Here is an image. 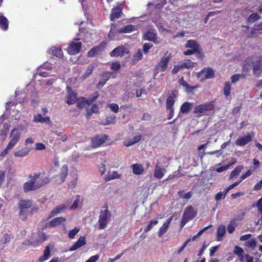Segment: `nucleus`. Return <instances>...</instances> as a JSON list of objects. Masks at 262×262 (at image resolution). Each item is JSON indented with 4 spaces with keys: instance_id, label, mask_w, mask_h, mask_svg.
Here are the masks:
<instances>
[{
    "instance_id": "1",
    "label": "nucleus",
    "mask_w": 262,
    "mask_h": 262,
    "mask_svg": "<svg viewBox=\"0 0 262 262\" xmlns=\"http://www.w3.org/2000/svg\"><path fill=\"white\" fill-rule=\"evenodd\" d=\"M40 176V173L37 172L29 176V180L24 184L23 189L25 192L35 190L40 188V185L39 184Z\"/></svg>"
},
{
    "instance_id": "2",
    "label": "nucleus",
    "mask_w": 262,
    "mask_h": 262,
    "mask_svg": "<svg viewBox=\"0 0 262 262\" xmlns=\"http://www.w3.org/2000/svg\"><path fill=\"white\" fill-rule=\"evenodd\" d=\"M111 213L107 209L101 210L100 212L98 221V228L102 230L105 229L111 220Z\"/></svg>"
},
{
    "instance_id": "3",
    "label": "nucleus",
    "mask_w": 262,
    "mask_h": 262,
    "mask_svg": "<svg viewBox=\"0 0 262 262\" xmlns=\"http://www.w3.org/2000/svg\"><path fill=\"white\" fill-rule=\"evenodd\" d=\"M32 203L29 200H21L18 203V208L20 209L19 216L24 220L27 217L28 210L31 206Z\"/></svg>"
},
{
    "instance_id": "4",
    "label": "nucleus",
    "mask_w": 262,
    "mask_h": 262,
    "mask_svg": "<svg viewBox=\"0 0 262 262\" xmlns=\"http://www.w3.org/2000/svg\"><path fill=\"white\" fill-rule=\"evenodd\" d=\"M196 212L192 206L187 207L183 214L181 221V226L183 227L189 221L192 220Z\"/></svg>"
},
{
    "instance_id": "5",
    "label": "nucleus",
    "mask_w": 262,
    "mask_h": 262,
    "mask_svg": "<svg viewBox=\"0 0 262 262\" xmlns=\"http://www.w3.org/2000/svg\"><path fill=\"white\" fill-rule=\"evenodd\" d=\"M165 4L166 0H155L147 4L148 9L152 10L151 14L158 13Z\"/></svg>"
},
{
    "instance_id": "6",
    "label": "nucleus",
    "mask_w": 262,
    "mask_h": 262,
    "mask_svg": "<svg viewBox=\"0 0 262 262\" xmlns=\"http://www.w3.org/2000/svg\"><path fill=\"white\" fill-rule=\"evenodd\" d=\"M80 38L75 39L70 43L68 48V52L71 55H75L80 52L81 48V42Z\"/></svg>"
},
{
    "instance_id": "7",
    "label": "nucleus",
    "mask_w": 262,
    "mask_h": 262,
    "mask_svg": "<svg viewBox=\"0 0 262 262\" xmlns=\"http://www.w3.org/2000/svg\"><path fill=\"white\" fill-rule=\"evenodd\" d=\"M20 133L18 131L16 128L11 130L10 136V141L8 143V148L14 147L20 138Z\"/></svg>"
},
{
    "instance_id": "8",
    "label": "nucleus",
    "mask_w": 262,
    "mask_h": 262,
    "mask_svg": "<svg viewBox=\"0 0 262 262\" xmlns=\"http://www.w3.org/2000/svg\"><path fill=\"white\" fill-rule=\"evenodd\" d=\"M171 57V53L166 54L164 57H163L160 62L156 66V70L161 72L166 71Z\"/></svg>"
},
{
    "instance_id": "9",
    "label": "nucleus",
    "mask_w": 262,
    "mask_h": 262,
    "mask_svg": "<svg viewBox=\"0 0 262 262\" xmlns=\"http://www.w3.org/2000/svg\"><path fill=\"white\" fill-rule=\"evenodd\" d=\"M166 172V169L162 165L160 160H158L155 167L154 177L158 179H160L164 177Z\"/></svg>"
},
{
    "instance_id": "10",
    "label": "nucleus",
    "mask_w": 262,
    "mask_h": 262,
    "mask_svg": "<svg viewBox=\"0 0 262 262\" xmlns=\"http://www.w3.org/2000/svg\"><path fill=\"white\" fill-rule=\"evenodd\" d=\"M213 76L214 71L210 68H204L201 72L198 73V77L200 78L201 80L211 78Z\"/></svg>"
},
{
    "instance_id": "11",
    "label": "nucleus",
    "mask_w": 262,
    "mask_h": 262,
    "mask_svg": "<svg viewBox=\"0 0 262 262\" xmlns=\"http://www.w3.org/2000/svg\"><path fill=\"white\" fill-rule=\"evenodd\" d=\"M108 137L105 135H100L95 137L92 140V143L94 147H98L104 143Z\"/></svg>"
},
{
    "instance_id": "12",
    "label": "nucleus",
    "mask_w": 262,
    "mask_h": 262,
    "mask_svg": "<svg viewBox=\"0 0 262 262\" xmlns=\"http://www.w3.org/2000/svg\"><path fill=\"white\" fill-rule=\"evenodd\" d=\"M68 171V166L66 165H63L61 168L59 174L56 177V183L59 184L63 183L67 176Z\"/></svg>"
},
{
    "instance_id": "13",
    "label": "nucleus",
    "mask_w": 262,
    "mask_h": 262,
    "mask_svg": "<svg viewBox=\"0 0 262 262\" xmlns=\"http://www.w3.org/2000/svg\"><path fill=\"white\" fill-rule=\"evenodd\" d=\"M66 221V219L63 217H58L54 218L46 224V227L52 228L57 227L61 225L63 222Z\"/></svg>"
},
{
    "instance_id": "14",
    "label": "nucleus",
    "mask_w": 262,
    "mask_h": 262,
    "mask_svg": "<svg viewBox=\"0 0 262 262\" xmlns=\"http://www.w3.org/2000/svg\"><path fill=\"white\" fill-rule=\"evenodd\" d=\"M143 38L145 40H148L154 42L155 44H159L160 42L158 38L155 30L149 31L144 34Z\"/></svg>"
},
{
    "instance_id": "15",
    "label": "nucleus",
    "mask_w": 262,
    "mask_h": 262,
    "mask_svg": "<svg viewBox=\"0 0 262 262\" xmlns=\"http://www.w3.org/2000/svg\"><path fill=\"white\" fill-rule=\"evenodd\" d=\"M86 243V238L85 236H80L78 239L75 242L70 248V251H74L82 247Z\"/></svg>"
},
{
    "instance_id": "16",
    "label": "nucleus",
    "mask_w": 262,
    "mask_h": 262,
    "mask_svg": "<svg viewBox=\"0 0 262 262\" xmlns=\"http://www.w3.org/2000/svg\"><path fill=\"white\" fill-rule=\"evenodd\" d=\"M127 53L126 49L123 46H119L115 48L110 53L111 57H117L123 56Z\"/></svg>"
},
{
    "instance_id": "17",
    "label": "nucleus",
    "mask_w": 262,
    "mask_h": 262,
    "mask_svg": "<svg viewBox=\"0 0 262 262\" xmlns=\"http://www.w3.org/2000/svg\"><path fill=\"white\" fill-rule=\"evenodd\" d=\"M252 136L250 134L239 137L236 141V144L239 146H245L250 142L252 140Z\"/></svg>"
},
{
    "instance_id": "18",
    "label": "nucleus",
    "mask_w": 262,
    "mask_h": 262,
    "mask_svg": "<svg viewBox=\"0 0 262 262\" xmlns=\"http://www.w3.org/2000/svg\"><path fill=\"white\" fill-rule=\"evenodd\" d=\"M262 61L260 59H256L253 65V73L258 77L261 72Z\"/></svg>"
},
{
    "instance_id": "19",
    "label": "nucleus",
    "mask_w": 262,
    "mask_h": 262,
    "mask_svg": "<svg viewBox=\"0 0 262 262\" xmlns=\"http://www.w3.org/2000/svg\"><path fill=\"white\" fill-rule=\"evenodd\" d=\"M172 220V216L167 220L166 222L160 228L158 231V236L161 237L167 231L169 225Z\"/></svg>"
},
{
    "instance_id": "20",
    "label": "nucleus",
    "mask_w": 262,
    "mask_h": 262,
    "mask_svg": "<svg viewBox=\"0 0 262 262\" xmlns=\"http://www.w3.org/2000/svg\"><path fill=\"white\" fill-rule=\"evenodd\" d=\"M122 14L121 8L118 6L114 8L110 15V19L112 21H114L115 19L121 17Z\"/></svg>"
},
{
    "instance_id": "21",
    "label": "nucleus",
    "mask_w": 262,
    "mask_h": 262,
    "mask_svg": "<svg viewBox=\"0 0 262 262\" xmlns=\"http://www.w3.org/2000/svg\"><path fill=\"white\" fill-rule=\"evenodd\" d=\"M66 207L64 205H60L54 208L50 213L48 219H49L54 216L59 214L64 211Z\"/></svg>"
},
{
    "instance_id": "22",
    "label": "nucleus",
    "mask_w": 262,
    "mask_h": 262,
    "mask_svg": "<svg viewBox=\"0 0 262 262\" xmlns=\"http://www.w3.org/2000/svg\"><path fill=\"white\" fill-rule=\"evenodd\" d=\"M48 53L57 57H61L63 55V52L61 48L56 46L51 47L48 50Z\"/></svg>"
},
{
    "instance_id": "23",
    "label": "nucleus",
    "mask_w": 262,
    "mask_h": 262,
    "mask_svg": "<svg viewBox=\"0 0 262 262\" xmlns=\"http://www.w3.org/2000/svg\"><path fill=\"white\" fill-rule=\"evenodd\" d=\"M68 96L67 98V103L69 105H71L75 103L77 100V96L73 92L69 90V87L68 86Z\"/></svg>"
},
{
    "instance_id": "24",
    "label": "nucleus",
    "mask_w": 262,
    "mask_h": 262,
    "mask_svg": "<svg viewBox=\"0 0 262 262\" xmlns=\"http://www.w3.org/2000/svg\"><path fill=\"white\" fill-rule=\"evenodd\" d=\"M226 233V227L224 225H220L218 227L216 232V240L221 241Z\"/></svg>"
},
{
    "instance_id": "25",
    "label": "nucleus",
    "mask_w": 262,
    "mask_h": 262,
    "mask_svg": "<svg viewBox=\"0 0 262 262\" xmlns=\"http://www.w3.org/2000/svg\"><path fill=\"white\" fill-rule=\"evenodd\" d=\"M141 139V137L140 135H136L133 137L132 139H128L125 140L124 141V145L125 146H130L134 144L138 143Z\"/></svg>"
},
{
    "instance_id": "26",
    "label": "nucleus",
    "mask_w": 262,
    "mask_h": 262,
    "mask_svg": "<svg viewBox=\"0 0 262 262\" xmlns=\"http://www.w3.org/2000/svg\"><path fill=\"white\" fill-rule=\"evenodd\" d=\"M132 168L133 173L137 175L141 174L144 171L143 166L141 164H134L132 165Z\"/></svg>"
},
{
    "instance_id": "27",
    "label": "nucleus",
    "mask_w": 262,
    "mask_h": 262,
    "mask_svg": "<svg viewBox=\"0 0 262 262\" xmlns=\"http://www.w3.org/2000/svg\"><path fill=\"white\" fill-rule=\"evenodd\" d=\"M186 48H190L195 52H198L199 49V45L194 40H189L185 45Z\"/></svg>"
},
{
    "instance_id": "28",
    "label": "nucleus",
    "mask_w": 262,
    "mask_h": 262,
    "mask_svg": "<svg viewBox=\"0 0 262 262\" xmlns=\"http://www.w3.org/2000/svg\"><path fill=\"white\" fill-rule=\"evenodd\" d=\"M30 151V149L28 148H23L20 150L15 151L14 152V156L15 157H24L29 154Z\"/></svg>"
},
{
    "instance_id": "29",
    "label": "nucleus",
    "mask_w": 262,
    "mask_h": 262,
    "mask_svg": "<svg viewBox=\"0 0 262 262\" xmlns=\"http://www.w3.org/2000/svg\"><path fill=\"white\" fill-rule=\"evenodd\" d=\"M119 174L115 171H110L107 174L103 176V178L106 181H110L119 178Z\"/></svg>"
},
{
    "instance_id": "30",
    "label": "nucleus",
    "mask_w": 262,
    "mask_h": 262,
    "mask_svg": "<svg viewBox=\"0 0 262 262\" xmlns=\"http://www.w3.org/2000/svg\"><path fill=\"white\" fill-rule=\"evenodd\" d=\"M50 254L51 252L50 250V247L47 246L44 250L43 255L39 258L38 261L39 262H43L47 260L49 258Z\"/></svg>"
},
{
    "instance_id": "31",
    "label": "nucleus",
    "mask_w": 262,
    "mask_h": 262,
    "mask_svg": "<svg viewBox=\"0 0 262 262\" xmlns=\"http://www.w3.org/2000/svg\"><path fill=\"white\" fill-rule=\"evenodd\" d=\"M50 121V117H42L41 114H37L34 117V122H43L49 123Z\"/></svg>"
},
{
    "instance_id": "32",
    "label": "nucleus",
    "mask_w": 262,
    "mask_h": 262,
    "mask_svg": "<svg viewBox=\"0 0 262 262\" xmlns=\"http://www.w3.org/2000/svg\"><path fill=\"white\" fill-rule=\"evenodd\" d=\"M256 244L257 242L256 239L255 238H253L246 242L244 244V246L248 249V250L251 251L256 247Z\"/></svg>"
},
{
    "instance_id": "33",
    "label": "nucleus",
    "mask_w": 262,
    "mask_h": 262,
    "mask_svg": "<svg viewBox=\"0 0 262 262\" xmlns=\"http://www.w3.org/2000/svg\"><path fill=\"white\" fill-rule=\"evenodd\" d=\"M10 126V122H5L3 124V129L1 131V136L3 141L5 140L7 132L9 129Z\"/></svg>"
},
{
    "instance_id": "34",
    "label": "nucleus",
    "mask_w": 262,
    "mask_h": 262,
    "mask_svg": "<svg viewBox=\"0 0 262 262\" xmlns=\"http://www.w3.org/2000/svg\"><path fill=\"white\" fill-rule=\"evenodd\" d=\"M208 111V105L201 104L195 107L194 112L195 113H204Z\"/></svg>"
},
{
    "instance_id": "35",
    "label": "nucleus",
    "mask_w": 262,
    "mask_h": 262,
    "mask_svg": "<svg viewBox=\"0 0 262 262\" xmlns=\"http://www.w3.org/2000/svg\"><path fill=\"white\" fill-rule=\"evenodd\" d=\"M0 27L5 31L7 30L8 27V20L3 15H0Z\"/></svg>"
},
{
    "instance_id": "36",
    "label": "nucleus",
    "mask_w": 262,
    "mask_h": 262,
    "mask_svg": "<svg viewBox=\"0 0 262 262\" xmlns=\"http://www.w3.org/2000/svg\"><path fill=\"white\" fill-rule=\"evenodd\" d=\"M244 167L243 165H238L231 173L230 175V179H232L236 177L242 171Z\"/></svg>"
},
{
    "instance_id": "37",
    "label": "nucleus",
    "mask_w": 262,
    "mask_h": 262,
    "mask_svg": "<svg viewBox=\"0 0 262 262\" xmlns=\"http://www.w3.org/2000/svg\"><path fill=\"white\" fill-rule=\"evenodd\" d=\"M192 107V104L189 102L184 103L180 108V112L183 114H187Z\"/></svg>"
},
{
    "instance_id": "38",
    "label": "nucleus",
    "mask_w": 262,
    "mask_h": 262,
    "mask_svg": "<svg viewBox=\"0 0 262 262\" xmlns=\"http://www.w3.org/2000/svg\"><path fill=\"white\" fill-rule=\"evenodd\" d=\"M255 60H256V59L252 57L247 58L244 63V68L247 70L249 69L252 64V66L253 65Z\"/></svg>"
},
{
    "instance_id": "39",
    "label": "nucleus",
    "mask_w": 262,
    "mask_h": 262,
    "mask_svg": "<svg viewBox=\"0 0 262 262\" xmlns=\"http://www.w3.org/2000/svg\"><path fill=\"white\" fill-rule=\"evenodd\" d=\"M237 226V224L235 220H233L230 222L227 226V231L229 233H232L235 230V228Z\"/></svg>"
},
{
    "instance_id": "40",
    "label": "nucleus",
    "mask_w": 262,
    "mask_h": 262,
    "mask_svg": "<svg viewBox=\"0 0 262 262\" xmlns=\"http://www.w3.org/2000/svg\"><path fill=\"white\" fill-rule=\"evenodd\" d=\"M50 181V179L48 176H41L39 178V184L40 185V187L48 184Z\"/></svg>"
},
{
    "instance_id": "41",
    "label": "nucleus",
    "mask_w": 262,
    "mask_h": 262,
    "mask_svg": "<svg viewBox=\"0 0 262 262\" xmlns=\"http://www.w3.org/2000/svg\"><path fill=\"white\" fill-rule=\"evenodd\" d=\"M175 100L172 96H169L166 100L167 109H173V105L174 103Z\"/></svg>"
},
{
    "instance_id": "42",
    "label": "nucleus",
    "mask_w": 262,
    "mask_h": 262,
    "mask_svg": "<svg viewBox=\"0 0 262 262\" xmlns=\"http://www.w3.org/2000/svg\"><path fill=\"white\" fill-rule=\"evenodd\" d=\"M79 231L80 228L79 227H75L74 229L69 231L68 233V237L70 239L74 238L75 235L78 233Z\"/></svg>"
},
{
    "instance_id": "43",
    "label": "nucleus",
    "mask_w": 262,
    "mask_h": 262,
    "mask_svg": "<svg viewBox=\"0 0 262 262\" xmlns=\"http://www.w3.org/2000/svg\"><path fill=\"white\" fill-rule=\"evenodd\" d=\"M135 30V26L130 25L125 26L123 29H120V33H129Z\"/></svg>"
},
{
    "instance_id": "44",
    "label": "nucleus",
    "mask_w": 262,
    "mask_h": 262,
    "mask_svg": "<svg viewBox=\"0 0 262 262\" xmlns=\"http://www.w3.org/2000/svg\"><path fill=\"white\" fill-rule=\"evenodd\" d=\"M180 84L185 88L187 91L191 92L194 89V87L189 86V84L184 80L183 78H181L179 80Z\"/></svg>"
},
{
    "instance_id": "45",
    "label": "nucleus",
    "mask_w": 262,
    "mask_h": 262,
    "mask_svg": "<svg viewBox=\"0 0 262 262\" xmlns=\"http://www.w3.org/2000/svg\"><path fill=\"white\" fill-rule=\"evenodd\" d=\"M12 238V236L11 234L6 233L1 238L0 243H3L4 244H7L9 243Z\"/></svg>"
},
{
    "instance_id": "46",
    "label": "nucleus",
    "mask_w": 262,
    "mask_h": 262,
    "mask_svg": "<svg viewBox=\"0 0 262 262\" xmlns=\"http://www.w3.org/2000/svg\"><path fill=\"white\" fill-rule=\"evenodd\" d=\"M181 67L183 69H189L191 67H193L194 63L191 61L190 60H187L184 62H180Z\"/></svg>"
},
{
    "instance_id": "47",
    "label": "nucleus",
    "mask_w": 262,
    "mask_h": 262,
    "mask_svg": "<svg viewBox=\"0 0 262 262\" xmlns=\"http://www.w3.org/2000/svg\"><path fill=\"white\" fill-rule=\"evenodd\" d=\"M233 252L234 253L238 256L239 258L245 255L243 249L239 246H235L234 247Z\"/></svg>"
},
{
    "instance_id": "48",
    "label": "nucleus",
    "mask_w": 262,
    "mask_h": 262,
    "mask_svg": "<svg viewBox=\"0 0 262 262\" xmlns=\"http://www.w3.org/2000/svg\"><path fill=\"white\" fill-rule=\"evenodd\" d=\"M236 162V161L234 159V161L233 162H232L231 163L226 165H224L223 166H222V167H220L219 168H217L216 171L217 172H222L224 171L227 170V169H228L230 168V167L231 166H232L233 164L235 163Z\"/></svg>"
},
{
    "instance_id": "49",
    "label": "nucleus",
    "mask_w": 262,
    "mask_h": 262,
    "mask_svg": "<svg viewBox=\"0 0 262 262\" xmlns=\"http://www.w3.org/2000/svg\"><path fill=\"white\" fill-rule=\"evenodd\" d=\"M231 90V84L229 82L227 81L225 84V86L224 88V95L227 97L230 94Z\"/></svg>"
},
{
    "instance_id": "50",
    "label": "nucleus",
    "mask_w": 262,
    "mask_h": 262,
    "mask_svg": "<svg viewBox=\"0 0 262 262\" xmlns=\"http://www.w3.org/2000/svg\"><path fill=\"white\" fill-rule=\"evenodd\" d=\"M260 30H262V23L260 24H255L254 26L253 30L251 31L250 36L256 37L257 35L255 34V31Z\"/></svg>"
},
{
    "instance_id": "51",
    "label": "nucleus",
    "mask_w": 262,
    "mask_h": 262,
    "mask_svg": "<svg viewBox=\"0 0 262 262\" xmlns=\"http://www.w3.org/2000/svg\"><path fill=\"white\" fill-rule=\"evenodd\" d=\"M152 21H153V22H154L156 24L157 27L158 28L160 32H163L164 31L166 30L163 27L162 23L160 22H159L157 18L156 17H154L152 18Z\"/></svg>"
},
{
    "instance_id": "52",
    "label": "nucleus",
    "mask_w": 262,
    "mask_h": 262,
    "mask_svg": "<svg viewBox=\"0 0 262 262\" xmlns=\"http://www.w3.org/2000/svg\"><path fill=\"white\" fill-rule=\"evenodd\" d=\"M37 74H38V75L43 77L52 75L51 72L44 71L43 70H41V68H39L37 70Z\"/></svg>"
},
{
    "instance_id": "53",
    "label": "nucleus",
    "mask_w": 262,
    "mask_h": 262,
    "mask_svg": "<svg viewBox=\"0 0 262 262\" xmlns=\"http://www.w3.org/2000/svg\"><path fill=\"white\" fill-rule=\"evenodd\" d=\"M239 260L241 262H253L252 257L248 254H245L240 257Z\"/></svg>"
},
{
    "instance_id": "54",
    "label": "nucleus",
    "mask_w": 262,
    "mask_h": 262,
    "mask_svg": "<svg viewBox=\"0 0 262 262\" xmlns=\"http://www.w3.org/2000/svg\"><path fill=\"white\" fill-rule=\"evenodd\" d=\"M178 194L180 198H183L185 200H189L192 196V192H189L186 194H184V191H179L178 192Z\"/></svg>"
},
{
    "instance_id": "55",
    "label": "nucleus",
    "mask_w": 262,
    "mask_h": 262,
    "mask_svg": "<svg viewBox=\"0 0 262 262\" xmlns=\"http://www.w3.org/2000/svg\"><path fill=\"white\" fill-rule=\"evenodd\" d=\"M79 202H80V196L77 195L76 199L74 201L73 204L70 207V209L73 210V209L77 208L78 206Z\"/></svg>"
},
{
    "instance_id": "56",
    "label": "nucleus",
    "mask_w": 262,
    "mask_h": 262,
    "mask_svg": "<svg viewBox=\"0 0 262 262\" xmlns=\"http://www.w3.org/2000/svg\"><path fill=\"white\" fill-rule=\"evenodd\" d=\"M158 223V221L157 220L150 221L149 224L147 226L146 228L144 229V231L145 232H148L151 229L154 225H157Z\"/></svg>"
},
{
    "instance_id": "57",
    "label": "nucleus",
    "mask_w": 262,
    "mask_h": 262,
    "mask_svg": "<svg viewBox=\"0 0 262 262\" xmlns=\"http://www.w3.org/2000/svg\"><path fill=\"white\" fill-rule=\"evenodd\" d=\"M260 162L257 159L253 160V166L252 167V171H255L260 167Z\"/></svg>"
},
{
    "instance_id": "58",
    "label": "nucleus",
    "mask_w": 262,
    "mask_h": 262,
    "mask_svg": "<svg viewBox=\"0 0 262 262\" xmlns=\"http://www.w3.org/2000/svg\"><path fill=\"white\" fill-rule=\"evenodd\" d=\"M259 18V16L257 13H253L250 15L248 18V21L253 23L256 20H258Z\"/></svg>"
},
{
    "instance_id": "59",
    "label": "nucleus",
    "mask_w": 262,
    "mask_h": 262,
    "mask_svg": "<svg viewBox=\"0 0 262 262\" xmlns=\"http://www.w3.org/2000/svg\"><path fill=\"white\" fill-rule=\"evenodd\" d=\"M39 68H41V70L50 71L52 69V65L50 63L46 62L42 64Z\"/></svg>"
},
{
    "instance_id": "60",
    "label": "nucleus",
    "mask_w": 262,
    "mask_h": 262,
    "mask_svg": "<svg viewBox=\"0 0 262 262\" xmlns=\"http://www.w3.org/2000/svg\"><path fill=\"white\" fill-rule=\"evenodd\" d=\"M256 206L258 208V212L261 215L260 221L262 222V197L258 201Z\"/></svg>"
},
{
    "instance_id": "61",
    "label": "nucleus",
    "mask_w": 262,
    "mask_h": 262,
    "mask_svg": "<svg viewBox=\"0 0 262 262\" xmlns=\"http://www.w3.org/2000/svg\"><path fill=\"white\" fill-rule=\"evenodd\" d=\"M109 107L113 112L117 113L119 109V106L116 103H112L108 105Z\"/></svg>"
},
{
    "instance_id": "62",
    "label": "nucleus",
    "mask_w": 262,
    "mask_h": 262,
    "mask_svg": "<svg viewBox=\"0 0 262 262\" xmlns=\"http://www.w3.org/2000/svg\"><path fill=\"white\" fill-rule=\"evenodd\" d=\"M153 45L151 43H145L143 45V51L145 53H147L149 50L152 47Z\"/></svg>"
},
{
    "instance_id": "63",
    "label": "nucleus",
    "mask_w": 262,
    "mask_h": 262,
    "mask_svg": "<svg viewBox=\"0 0 262 262\" xmlns=\"http://www.w3.org/2000/svg\"><path fill=\"white\" fill-rule=\"evenodd\" d=\"M181 70H182V68L181 67V64L180 62L177 64L175 65L173 67V69H172L171 72L173 74H177L179 71H180Z\"/></svg>"
},
{
    "instance_id": "64",
    "label": "nucleus",
    "mask_w": 262,
    "mask_h": 262,
    "mask_svg": "<svg viewBox=\"0 0 262 262\" xmlns=\"http://www.w3.org/2000/svg\"><path fill=\"white\" fill-rule=\"evenodd\" d=\"M120 68V63L119 62H112L111 64V69L115 71L118 70Z\"/></svg>"
}]
</instances>
